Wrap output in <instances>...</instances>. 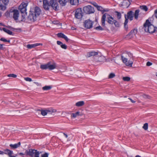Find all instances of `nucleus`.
<instances>
[{"instance_id": "7ed1b4c3", "label": "nucleus", "mask_w": 157, "mask_h": 157, "mask_svg": "<svg viewBox=\"0 0 157 157\" xmlns=\"http://www.w3.org/2000/svg\"><path fill=\"white\" fill-rule=\"evenodd\" d=\"M106 18H107V21L109 24L111 25L113 24V23L115 20L113 18L109 15L107 14L106 15L105 14H104L103 15L101 20V25L102 26H105V22Z\"/></svg>"}, {"instance_id": "c756f323", "label": "nucleus", "mask_w": 157, "mask_h": 157, "mask_svg": "<svg viewBox=\"0 0 157 157\" xmlns=\"http://www.w3.org/2000/svg\"><path fill=\"white\" fill-rule=\"evenodd\" d=\"M52 88V86H44L42 88L43 90H48L50 89H51Z\"/></svg>"}, {"instance_id": "4c0bfd02", "label": "nucleus", "mask_w": 157, "mask_h": 157, "mask_svg": "<svg viewBox=\"0 0 157 157\" xmlns=\"http://www.w3.org/2000/svg\"><path fill=\"white\" fill-rule=\"evenodd\" d=\"M0 40L1 41H3V42H10V40H7L6 39H5V38H1L0 39Z\"/></svg>"}, {"instance_id": "e433bc0d", "label": "nucleus", "mask_w": 157, "mask_h": 157, "mask_svg": "<svg viewBox=\"0 0 157 157\" xmlns=\"http://www.w3.org/2000/svg\"><path fill=\"white\" fill-rule=\"evenodd\" d=\"M7 76L8 77H12L13 78H16L17 76L16 75L13 74H9L7 75Z\"/></svg>"}, {"instance_id": "de8ad7c7", "label": "nucleus", "mask_w": 157, "mask_h": 157, "mask_svg": "<svg viewBox=\"0 0 157 157\" xmlns=\"http://www.w3.org/2000/svg\"><path fill=\"white\" fill-rule=\"evenodd\" d=\"M57 43L58 45H60V46H61V45L63 44L61 42L59 41H57Z\"/></svg>"}, {"instance_id": "b1692460", "label": "nucleus", "mask_w": 157, "mask_h": 157, "mask_svg": "<svg viewBox=\"0 0 157 157\" xmlns=\"http://www.w3.org/2000/svg\"><path fill=\"white\" fill-rule=\"evenodd\" d=\"M6 4H4L1 2H0V9L2 10H5L6 9Z\"/></svg>"}, {"instance_id": "680f3d73", "label": "nucleus", "mask_w": 157, "mask_h": 157, "mask_svg": "<svg viewBox=\"0 0 157 157\" xmlns=\"http://www.w3.org/2000/svg\"><path fill=\"white\" fill-rule=\"evenodd\" d=\"M75 28L74 27H72L71 28V29L73 30H74Z\"/></svg>"}, {"instance_id": "f3484780", "label": "nucleus", "mask_w": 157, "mask_h": 157, "mask_svg": "<svg viewBox=\"0 0 157 157\" xmlns=\"http://www.w3.org/2000/svg\"><path fill=\"white\" fill-rule=\"evenodd\" d=\"M98 54V52L94 51H92L88 52L86 55V57H89L92 56L97 55Z\"/></svg>"}, {"instance_id": "9d476101", "label": "nucleus", "mask_w": 157, "mask_h": 157, "mask_svg": "<svg viewBox=\"0 0 157 157\" xmlns=\"http://www.w3.org/2000/svg\"><path fill=\"white\" fill-rule=\"evenodd\" d=\"M50 6H51L53 9L55 10L58 9L59 6L56 0H50Z\"/></svg>"}, {"instance_id": "e2e57ef3", "label": "nucleus", "mask_w": 157, "mask_h": 157, "mask_svg": "<svg viewBox=\"0 0 157 157\" xmlns=\"http://www.w3.org/2000/svg\"><path fill=\"white\" fill-rule=\"evenodd\" d=\"M156 75L157 76V72L156 73Z\"/></svg>"}, {"instance_id": "a18cd8bd", "label": "nucleus", "mask_w": 157, "mask_h": 157, "mask_svg": "<svg viewBox=\"0 0 157 157\" xmlns=\"http://www.w3.org/2000/svg\"><path fill=\"white\" fill-rule=\"evenodd\" d=\"M27 47L28 48L31 49L33 48V44H28L27 46Z\"/></svg>"}, {"instance_id": "9b49d317", "label": "nucleus", "mask_w": 157, "mask_h": 157, "mask_svg": "<svg viewBox=\"0 0 157 157\" xmlns=\"http://www.w3.org/2000/svg\"><path fill=\"white\" fill-rule=\"evenodd\" d=\"M93 22L90 20H86L84 23V26L87 29H90L92 27Z\"/></svg>"}, {"instance_id": "20e7f679", "label": "nucleus", "mask_w": 157, "mask_h": 157, "mask_svg": "<svg viewBox=\"0 0 157 157\" xmlns=\"http://www.w3.org/2000/svg\"><path fill=\"white\" fill-rule=\"evenodd\" d=\"M41 152H39L37 150L29 149L28 150H26L25 151V154L27 155L32 157L34 156L35 157H39V155Z\"/></svg>"}, {"instance_id": "f8f14e48", "label": "nucleus", "mask_w": 157, "mask_h": 157, "mask_svg": "<svg viewBox=\"0 0 157 157\" xmlns=\"http://www.w3.org/2000/svg\"><path fill=\"white\" fill-rule=\"evenodd\" d=\"M5 154L8 155L9 157H16L17 156L16 155H13V151L10 150L8 149L4 150Z\"/></svg>"}, {"instance_id": "3c124183", "label": "nucleus", "mask_w": 157, "mask_h": 157, "mask_svg": "<svg viewBox=\"0 0 157 157\" xmlns=\"http://www.w3.org/2000/svg\"><path fill=\"white\" fill-rule=\"evenodd\" d=\"M128 99L130 100V101L132 103H134L135 102V101L134 100H133L132 99L129 98H128Z\"/></svg>"}, {"instance_id": "864d4df0", "label": "nucleus", "mask_w": 157, "mask_h": 157, "mask_svg": "<svg viewBox=\"0 0 157 157\" xmlns=\"http://www.w3.org/2000/svg\"><path fill=\"white\" fill-rule=\"evenodd\" d=\"M64 39L67 42L69 40V39L67 37V36L65 37V38H64Z\"/></svg>"}, {"instance_id": "423d86ee", "label": "nucleus", "mask_w": 157, "mask_h": 157, "mask_svg": "<svg viewBox=\"0 0 157 157\" xmlns=\"http://www.w3.org/2000/svg\"><path fill=\"white\" fill-rule=\"evenodd\" d=\"M83 10L84 12L86 14L93 13L94 12L93 7L90 5L86 6L84 7Z\"/></svg>"}, {"instance_id": "13d9d810", "label": "nucleus", "mask_w": 157, "mask_h": 157, "mask_svg": "<svg viewBox=\"0 0 157 157\" xmlns=\"http://www.w3.org/2000/svg\"><path fill=\"white\" fill-rule=\"evenodd\" d=\"M144 98H148V96L146 95H144Z\"/></svg>"}, {"instance_id": "f03ea898", "label": "nucleus", "mask_w": 157, "mask_h": 157, "mask_svg": "<svg viewBox=\"0 0 157 157\" xmlns=\"http://www.w3.org/2000/svg\"><path fill=\"white\" fill-rule=\"evenodd\" d=\"M144 28L146 32L150 33H152L157 31V28L152 24L148 19L144 23Z\"/></svg>"}, {"instance_id": "603ef678", "label": "nucleus", "mask_w": 157, "mask_h": 157, "mask_svg": "<svg viewBox=\"0 0 157 157\" xmlns=\"http://www.w3.org/2000/svg\"><path fill=\"white\" fill-rule=\"evenodd\" d=\"M24 15H22V20H21V21H25V17L23 16Z\"/></svg>"}, {"instance_id": "473e14b6", "label": "nucleus", "mask_w": 157, "mask_h": 157, "mask_svg": "<svg viewBox=\"0 0 157 157\" xmlns=\"http://www.w3.org/2000/svg\"><path fill=\"white\" fill-rule=\"evenodd\" d=\"M140 8L141 9L145 11H147L148 10V8L147 7V6H140Z\"/></svg>"}, {"instance_id": "58836bf2", "label": "nucleus", "mask_w": 157, "mask_h": 157, "mask_svg": "<svg viewBox=\"0 0 157 157\" xmlns=\"http://www.w3.org/2000/svg\"><path fill=\"white\" fill-rule=\"evenodd\" d=\"M115 76V75L114 73H111L109 74V78H113Z\"/></svg>"}, {"instance_id": "5fc2aeb1", "label": "nucleus", "mask_w": 157, "mask_h": 157, "mask_svg": "<svg viewBox=\"0 0 157 157\" xmlns=\"http://www.w3.org/2000/svg\"><path fill=\"white\" fill-rule=\"evenodd\" d=\"M3 45L0 44V50L2 49L3 48Z\"/></svg>"}, {"instance_id": "f257e3e1", "label": "nucleus", "mask_w": 157, "mask_h": 157, "mask_svg": "<svg viewBox=\"0 0 157 157\" xmlns=\"http://www.w3.org/2000/svg\"><path fill=\"white\" fill-rule=\"evenodd\" d=\"M41 10L38 7L31 8L28 16L27 20L30 22H34L36 20L37 17L39 16Z\"/></svg>"}, {"instance_id": "4468645a", "label": "nucleus", "mask_w": 157, "mask_h": 157, "mask_svg": "<svg viewBox=\"0 0 157 157\" xmlns=\"http://www.w3.org/2000/svg\"><path fill=\"white\" fill-rule=\"evenodd\" d=\"M130 2L129 0H124L121 4V6L123 8H127L130 5Z\"/></svg>"}, {"instance_id": "8fccbe9b", "label": "nucleus", "mask_w": 157, "mask_h": 157, "mask_svg": "<svg viewBox=\"0 0 157 157\" xmlns=\"http://www.w3.org/2000/svg\"><path fill=\"white\" fill-rule=\"evenodd\" d=\"M4 154H5V152H4L2 151H0V155H3Z\"/></svg>"}, {"instance_id": "4be33fe9", "label": "nucleus", "mask_w": 157, "mask_h": 157, "mask_svg": "<svg viewBox=\"0 0 157 157\" xmlns=\"http://www.w3.org/2000/svg\"><path fill=\"white\" fill-rule=\"evenodd\" d=\"M84 104V102L83 101H79L75 104V105L78 107H80L83 106Z\"/></svg>"}, {"instance_id": "2eb2a0df", "label": "nucleus", "mask_w": 157, "mask_h": 157, "mask_svg": "<svg viewBox=\"0 0 157 157\" xmlns=\"http://www.w3.org/2000/svg\"><path fill=\"white\" fill-rule=\"evenodd\" d=\"M48 69L49 70H52L55 69L56 67V64L55 63H52L51 62H48Z\"/></svg>"}, {"instance_id": "a211bd4d", "label": "nucleus", "mask_w": 157, "mask_h": 157, "mask_svg": "<svg viewBox=\"0 0 157 157\" xmlns=\"http://www.w3.org/2000/svg\"><path fill=\"white\" fill-rule=\"evenodd\" d=\"M21 145V143L20 142H19L17 144H10V147L12 149H15L20 147Z\"/></svg>"}, {"instance_id": "79ce46f5", "label": "nucleus", "mask_w": 157, "mask_h": 157, "mask_svg": "<svg viewBox=\"0 0 157 157\" xmlns=\"http://www.w3.org/2000/svg\"><path fill=\"white\" fill-rule=\"evenodd\" d=\"M32 44L33 48L37 46L42 45V44L41 43H36Z\"/></svg>"}, {"instance_id": "72a5a7b5", "label": "nucleus", "mask_w": 157, "mask_h": 157, "mask_svg": "<svg viewBox=\"0 0 157 157\" xmlns=\"http://www.w3.org/2000/svg\"><path fill=\"white\" fill-rule=\"evenodd\" d=\"M123 79L125 81H129L130 80V78L128 77H125L123 78Z\"/></svg>"}, {"instance_id": "6e6d98bb", "label": "nucleus", "mask_w": 157, "mask_h": 157, "mask_svg": "<svg viewBox=\"0 0 157 157\" xmlns=\"http://www.w3.org/2000/svg\"><path fill=\"white\" fill-rule=\"evenodd\" d=\"M124 26L125 28L127 29L128 28V26L127 25V24H126V25H125V22L124 23Z\"/></svg>"}, {"instance_id": "cd10ccee", "label": "nucleus", "mask_w": 157, "mask_h": 157, "mask_svg": "<svg viewBox=\"0 0 157 157\" xmlns=\"http://www.w3.org/2000/svg\"><path fill=\"white\" fill-rule=\"evenodd\" d=\"M126 54L128 56V57L131 58L132 59H134V57L133 56L132 53L130 52H127Z\"/></svg>"}, {"instance_id": "1a4fd4ad", "label": "nucleus", "mask_w": 157, "mask_h": 157, "mask_svg": "<svg viewBox=\"0 0 157 157\" xmlns=\"http://www.w3.org/2000/svg\"><path fill=\"white\" fill-rule=\"evenodd\" d=\"M28 5L27 3L24 2H22L19 6V9L22 13H26V7Z\"/></svg>"}, {"instance_id": "6e6552de", "label": "nucleus", "mask_w": 157, "mask_h": 157, "mask_svg": "<svg viewBox=\"0 0 157 157\" xmlns=\"http://www.w3.org/2000/svg\"><path fill=\"white\" fill-rule=\"evenodd\" d=\"M82 10L81 8H78L76 10L75 17L77 19H80L83 16Z\"/></svg>"}, {"instance_id": "6ab92c4d", "label": "nucleus", "mask_w": 157, "mask_h": 157, "mask_svg": "<svg viewBox=\"0 0 157 157\" xmlns=\"http://www.w3.org/2000/svg\"><path fill=\"white\" fill-rule=\"evenodd\" d=\"M68 0H58V2L62 6H64L66 4Z\"/></svg>"}, {"instance_id": "39448f33", "label": "nucleus", "mask_w": 157, "mask_h": 157, "mask_svg": "<svg viewBox=\"0 0 157 157\" xmlns=\"http://www.w3.org/2000/svg\"><path fill=\"white\" fill-rule=\"evenodd\" d=\"M134 16V13L132 11H129L127 13V15L124 14V17L125 18V25L127 24L128 22V19L130 21H132L133 19Z\"/></svg>"}, {"instance_id": "c85d7f7f", "label": "nucleus", "mask_w": 157, "mask_h": 157, "mask_svg": "<svg viewBox=\"0 0 157 157\" xmlns=\"http://www.w3.org/2000/svg\"><path fill=\"white\" fill-rule=\"evenodd\" d=\"M95 6L96 7L97 10H99V11H104L103 9L101 6H99L98 5H97V4H96V5Z\"/></svg>"}, {"instance_id": "2f4dec72", "label": "nucleus", "mask_w": 157, "mask_h": 157, "mask_svg": "<svg viewBox=\"0 0 157 157\" xmlns=\"http://www.w3.org/2000/svg\"><path fill=\"white\" fill-rule=\"evenodd\" d=\"M113 24L116 27H119L120 26V25L119 22L116 20L114 21Z\"/></svg>"}, {"instance_id": "4d7b16f0", "label": "nucleus", "mask_w": 157, "mask_h": 157, "mask_svg": "<svg viewBox=\"0 0 157 157\" xmlns=\"http://www.w3.org/2000/svg\"><path fill=\"white\" fill-rule=\"evenodd\" d=\"M63 135H64V136H65V137L66 138H67L68 137V136L67 134H66L65 133H63Z\"/></svg>"}, {"instance_id": "393cba45", "label": "nucleus", "mask_w": 157, "mask_h": 157, "mask_svg": "<svg viewBox=\"0 0 157 157\" xmlns=\"http://www.w3.org/2000/svg\"><path fill=\"white\" fill-rule=\"evenodd\" d=\"M80 115V112H77L75 113H73L71 114V117L73 118H75L77 117Z\"/></svg>"}, {"instance_id": "0eeeda50", "label": "nucleus", "mask_w": 157, "mask_h": 157, "mask_svg": "<svg viewBox=\"0 0 157 157\" xmlns=\"http://www.w3.org/2000/svg\"><path fill=\"white\" fill-rule=\"evenodd\" d=\"M121 59L123 62L124 63L126 66L129 67H132L133 63L132 61L130 60H128L127 58L123 56H121Z\"/></svg>"}, {"instance_id": "7c9ffc66", "label": "nucleus", "mask_w": 157, "mask_h": 157, "mask_svg": "<svg viewBox=\"0 0 157 157\" xmlns=\"http://www.w3.org/2000/svg\"><path fill=\"white\" fill-rule=\"evenodd\" d=\"M48 111V110H42L41 111V113L43 116H45L47 115Z\"/></svg>"}, {"instance_id": "412c9836", "label": "nucleus", "mask_w": 157, "mask_h": 157, "mask_svg": "<svg viewBox=\"0 0 157 157\" xmlns=\"http://www.w3.org/2000/svg\"><path fill=\"white\" fill-rule=\"evenodd\" d=\"M40 68L42 70H45L48 69V63L44 64H41L40 66Z\"/></svg>"}, {"instance_id": "5701e85b", "label": "nucleus", "mask_w": 157, "mask_h": 157, "mask_svg": "<svg viewBox=\"0 0 157 157\" xmlns=\"http://www.w3.org/2000/svg\"><path fill=\"white\" fill-rule=\"evenodd\" d=\"M140 11L139 10H135L134 14V16L135 18L137 20L138 18V15H139Z\"/></svg>"}, {"instance_id": "bf43d9fd", "label": "nucleus", "mask_w": 157, "mask_h": 157, "mask_svg": "<svg viewBox=\"0 0 157 157\" xmlns=\"http://www.w3.org/2000/svg\"><path fill=\"white\" fill-rule=\"evenodd\" d=\"M19 155H23L24 154L23 153L21 152L19 153Z\"/></svg>"}, {"instance_id": "c9c22d12", "label": "nucleus", "mask_w": 157, "mask_h": 157, "mask_svg": "<svg viewBox=\"0 0 157 157\" xmlns=\"http://www.w3.org/2000/svg\"><path fill=\"white\" fill-rule=\"evenodd\" d=\"M0 2H1L4 4H7L9 2V0H0Z\"/></svg>"}, {"instance_id": "0e129e2a", "label": "nucleus", "mask_w": 157, "mask_h": 157, "mask_svg": "<svg viewBox=\"0 0 157 157\" xmlns=\"http://www.w3.org/2000/svg\"><path fill=\"white\" fill-rule=\"evenodd\" d=\"M56 111V110H55V111H54V112H55Z\"/></svg>"}, {"instance_id": "ddd939ff", "label": "nucleus", "mask_w": 157, "mask_h": 157, "mask_svg": "<svg viewBox=\"0 0 157 157\" xmlns=\"http://www.w3.org/2000/svg\"><path fill=\"white\" fill-rule=\"evenodd\" d=\"M43 6L44 9L46 10H48L50 7V5L48 1L47 0H43Z\"/></svg>"}, {"instance_id": "49530a36", "label": "nucleus", "mask_w": 157, "mask_h": 157, "mask_svg": "<svg viewBox=\"0 0 157 157\" xmlns=\"http://www.w3.org/2000/svg\"><path fill=\"white\" fill-rule=\"evenodd\" d=\"M48 154L47 153H45L44 154L41 155V157H48Z\"/></svg>"}, {"instance_id": "052dcab7", "label": "nucleus", "mask_w": 157, "mask_h": 157, "mask_svg": "<svg viewBox=\"0 0 157 157\" xmlns=\"http://www.w3.org/2000/svg\"><path fill=\"white\" fill-rule=\"evenodd\" d=\"M135 157H141L139 155H136Z\"/></svg>"}, {"instance_id": "37998d69", "label": "nucleus", "mask_w": 157, "mask_h": 157, "mask_svg": "<svg viewBox=\"0 0 157 157\" xmlns=\"http://www.w3.org/2000/svg\"><path fill=\"white\" fill-rule=\"evenodd\" d=\"M25 80L29 82H31L32 81V79L31 78L29 77L25 78H24Z\"/></svg>"}, {"instance_id": "c03bdc74", "label": "nucleus", "mask_w": 157, "mask_h": 157, "mask_svg": "<svg viewBox=\"0 0 157 157\" xmlns=\"http://www.w3.org/2000/svg\"><path fill=\"white\" fill-rule=\"evenodd\" d=\"M61 47L64 49H66L67 48V46L65 44H63L61 45Z\"/></svg>"}, {"instance_id": "a878e982", "label": "nucleus", "mask_w": 157, "mask_h": 157, "mask_svg": "<svg viewBox=\"0 0 157 157\" xmlns=\"http://www.w3.org/2000/svg\"><path fill=\"white\" fill-rule=\"evenodd\" d=\"M137 32V30L134 29L133 30H132L131 31V32L129 33V35H131V37L134 36L135 35L136 33Z\"/></svg>"}, {"instance_id": "a19ab883", "label": "nucleus", "mask_w": 157, "mask_h": 157, "mask_svg": "<svg viewBox=\"0 0 157 157\" xmlns=\"http://www.w3.org/2000/svg\"><path fill=\"white\" fill-rule=\"evenodd\" d=\"M95 29L97 30H103V29L100 26H99L96 27Z\"/></svg>"}, {"instance_id": "09e8293b", "label": "nucleus", "mask_w": 157, "mask_h": 157, "mask_svg": "<svg viewBox=\"0 0 157 157\" xmlns=\"http://www.w3.org/2000/svg\"><path fill=\"white\" fill-rule=\"evenodd\" d=\"M152 64V63H151L149 62H147L146 63L147 66H151Z\"/></svg>"}, {"instance_id": "f704fd0d", "label": "nucleus", "mask_w": 157, "mask_h": 157, "mask_svg": "<svg viewBox=\"0 0 157 157\" xmlns=\"http://www.w3.org/2000/svg\"><path fill=\"white\" fill-rule=\"evenodd\" d=\"M148 124L147 123H145L143 127V128L145 130H147L148 128Z\"/></svg>"}, {"instance_id": "aec40b11", "label": "nucleus", "mask_w": 157, "mask_h": 157, "mask_svg": "<svg viewBox=\"0 0 157 157\" xmlns=\"http://www.w3.org/2000/svg\"><path fill=\"white\" fill-rule=\"evenodd\" d=\"M0 30H3L4 31L10 35H12L13 34V33L12 31L6 28H0Z\"/></svg>"}, {"instance_id": "bb28decb", "label": "nucleus", "mask_w": 157, "mask_h": 157, "mask_svg": "<svg viewBox=\"0 0 157 157\" xmlns=\"http://www.w3.org/2000/svg\"><path fill=\"white\" fill-rule=\"evenodd\" d=\"M57 36H58V37H59L62 38L64 39L65 38V37L66 36L65 35L62 33H58Z\"/></svg>"}, {"instance_id": "ea45409f", "label": "nucleus", "mask_w": 157, "mask_h": 157, "mask_svg": "<svg viewBox=\"0 0 157 157\" xmlns=\"http://www.w3.org/2000/svg\"><path fill=\"white\" fill-rule=\"evenodd\" d=\"M117 16L118 19H120L121 18V13L118 12H117Z\"/></svg>"}, {"instance_id": "dca6fc26", "label": "nucleus", "mask_w": 157, "mask_h": 157, "mask_svg": "<svg viewBox=\"0 0 157 157\" xmlns=\"http://www.w3.org/2000/svg\"><path fill=\"white\" fill-rule=\"evenodd\" d=\"M13 18L15 20H17L18 19L19 17V13L18 10H14L13 11Z\"/></svg>"}]
</instances>
